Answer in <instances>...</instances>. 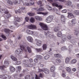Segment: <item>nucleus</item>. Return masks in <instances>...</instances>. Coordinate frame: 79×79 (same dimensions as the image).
Here are the masks:
<instances>
[{
  "instance_id": "17",
  "label": "nucleus",
  "mask_w": 79,
  "mask_h": 79,
  "mask_svg": "<svg viewBox=\"0 0 79 79\" xmlns=\"http://www.w3.org/2000/svg\"><path fill=\"white\" fill-rule=\"evenodd\" d=\"M48 14V12H38L37 13L38 15H43L45 16V15H47Z\"/></svg>"
},
{
  "instance_id": "26",
  "label": "nucleus",
  "mask_w": 79,
  "mask_h": 79,
  "mask_svg": "<svg viewBox=\"0 0 79 79\" xmlns=\"http://www.w3.org/2000/svg\"><path fill=\"white\" fill-rule=\"evenodd\" d=\"M70 60V59L69 58V57H67L65 59V63L66 64H68L69 62V61Z\"/></svg>"
},
{
  "instance_id": "41",
  "label": "nucleus",
  "mask_w": 79,
  "mask_h": 79,
  "mask_svg": "<svg viewBox=\"0 0 79 79\" xmlns=\"http://www.w3.org/2000/svg\"><path fill=\"white\" fill-rule=\"evenodd\" d=\"M6 68V66L5 65H2V66H0V69L1 70H3L4 69Z\"/></svg>"
},
{
  "instance_id": "22",
  "label": "nucleus",
  "mask_w": 79,
  "mask_h": 79,
  "mask_svg": "<svg viewBox=\"0 0 79 79\" xmlns=\"http://www.w3.org/2000/svg\"><path fill=\"white\" fill-rule=\"evenodd\" d=\"M68 18H74V15H73V14L70 13H68Z\"/></svg>"
},
{
  "instance_id": "38",
  "label": "nucleus",
  "mask_w": 79,
  "mask_h": 79,
  "mask_svg": "<svg viewBox=\"0 0 79 79\" xmlns=\"http://www.w3.org/2000/svg\"><path fill=\"white\" fill-rule=\"evenodd\" d=\"M49 58H50V56L47 54L46 55V56H45L44 57V58L45 60H48Z\"/></svg>"
},
{
  "instance_id": "8",
  "label": "nucleus",
  "mask_w": 79,
  "mask_h": 79,
  "mask_svg": "<svg viewBox=\"0 0 79 79\" xmlns=\"http://www.w3.org/2000/svg\"><path fill=\"white\" fill-rule=\"evenodd\" d=\"M48 34H49V35L48 36V37L50 38H53V37H54V35L52 34V33H51L50 31H48L47 32H45V35L46 36L48 35Z\"/></svg>"
},
{
  "instance_id": "23",
  "label": "nucleus",
  "mask_w": 79,
  "mask_h": 79,
  "mask_svg": "<svg viewBox=\"0 0 79 79\" xmlns=\"http://www.w3.org/2000/svg\"><path fill=\"white\" fill-rule=\"evenodd\" d=\"M15 19L16 20L15 21H17V22H18L19 23L21 21V20H22V19H19V18H18L16 17H15Z\"/></svg>"
},
{
  "instance_id": "28",
  "label": "nucleus",
  "mask_w": 79,
  "mask_h": 79,
  "mask_svg": "<svg viewBox=\"0 0 79 79\" xmlns=\"http://www.w3.org/2000/svg\"><path fill=\"white\" fill-rule=\"evenodd\" d=\"M54 56L56 58H60L61 56V55L60 54H55Z\"/></svg>"
},
{
  "instance_id": "11",
  "label": "nucleus",
  "mask_w": 79,
  "mask_h": 79,
  "mask_svg": "<svg viewBox=\"0 0 79 79\" xmlns=\"http://www.w3.org/2000/svg\"><path fill=\"white\" fill-rule=\"evenodd\" d=\"M61 18L62 23V24H65V23H66V19L64 16L63 15H61Z\"/></svg>"
},
{
  "instance_id": "59",
  "label": "nucleus",
  "mask_w": 79,
  "mask_h": 79,
  "mask_svg": "<svg viewBox=\"0 0 79 79\" xmlns=\"http://www.w3.org/2000/svg\"><path fill=\"white\" fill-rule=\"evenodd\" d=\"M10 29H15V26H10Z\"/></svg>"
},
{
  "instance_id": "25",
  "label": "nucleus",
  "mask_w": 79,
  "mask_h": 79,
  "mask_svg": "<svg viewBox=\"0 0 79 79\" xmlns=\"http://www.w3.org/2000/svg\"><path fill=\"white\" fill-rule=\"evenodd\" d=\"M35 19L37 21H42V18L39 16H36L35 17Z\"/></svg>"
},
{
  "instance_id": "61",
  "label": "nucleus",
  "mask_w": 79,
  "mask_h": 79,
  "mask_svg": "<svg viewBox=\"0 0 79 79\" xmlns=\"http://www.w3.org/2000/svg\"><path fill=\"white\" fill-rule=\"evenodd\" d=\"M53 10L54 11H58V9H56V7H54L53 8Z\"/></svg>"
},
{
  "instance_id": "20",
  "label": "nucleus",
  "mask_w": 79,
  "mask_h": 79,
  "mask_svg": "<svg viewBox=\"0 0 79 79\" xmlns=\"http://www.w3.org/2000/svg\"><path fill=\"white\" fill-rule=\"evenodd\" d=\"M56 69L55 67L54 66H52L50 68V71L51 72H54L55 70Z\"/></svg>"
},
{
  "instance_id": "12",
  "label": "nucleus",
  "mask_w": 79,
  "mask_h": 79,
  "mask_svg": "<svg viewBox=\"0 0 79 79\" xmlns=\"http://www.w3.org/2000/svg\"><path fill=\"white\" fill-rule=\"evenodd\" d=\"M67 40V36L65 35H63L61 40L62 43H63Z\"/></svg>"
},
{
  "instance_id": "18",
  "label": "nucleus",
  "mask_w": 79,
  "mask_h": 79,
  "mask_svg": "<svg viewBox=\"0 0 79 79\" xmlns=\"http://www.w3.org/2000/svg\"><path fill=\"white\" fill-rule=\"evenodd\" d=\"M27 40L30 42H33V39H32V38L30 36H29L27 37Z\"/></svg>"
},
{
  "instance_id": "30",
  "label": "nucleus",
  "mask_w": 79,
  "mask_h": 79,
  "mask_svg": "<svg viewBox=\"0 0 79 79\" xmlns=\"http://www.w3.org/2000/svg\"><path fill=\"white\" fill-rule=\"evenodd\" d=\"M35 50L37 52H42V48H35Z\"/></svg>"
},
{
  "instance_id": "42",
  "label": "nucleus",
  "mask_w": 79,
  "mask_h": 79,
  "mask_svg": "<svg viewBox=\"0 0 79 79\" xmlns=\"http://www.w3.org/2000/svg\"><path fill=\"white\" fill-rule=\"evenodd\" d=\"M30 21L31 23H34L35 21V19L33 18H31L30 19Z\"/></svg>"
},
{
  "instance_id": "3",
  "label": "nucleus",
  "mask_w": 79,
  "mask_h": 79,
  "mask_svg": "<svg viewBox=\"0 0 79 79\" xmlns=\"http://www.w3.org/2000/svg\"><path fill=\"white\" fill-rule=\"evenodd\" d=\"M39 25L41 26L42 29L43 30H45V31H47L48 28V26L44 24L43 23H39Z\"/></svg>"
},
{
  "instance_id": "13",
  "label": "nucleus",
  "mask_w": 79,
  "mask_h": 79,
  "mask_svg": "<svg viewBox=\"0 0 79 79\" xmlns=\"http://www.w3.org/2000/svg\"><path fill=\"white\" fill-rule=\"evenodd\" d=\"M60 27L59 26H57L55 27L54 28L53 30L55 32H57L58 31H59L60 29Z\"/></svg>"
},
{
  "instance_id": "4",
  "label": "nucleus",
  "mask_w": 79,
  "mask_h": 79,
  "mask_svg": "<svg viewBox=\"0 0 79 79\" xmlns=\"http://www.w3.org/2000/svg\"><path fill=\"white\" fill-rule=\"evenodd\" d=\"M53 19V15H50L46 18V21L47 23H50L52 21Z\"/></svg>"
},
{
  "instance_id": "16",
  "label": "nucleus",
  "mask_w": 79,
  "mask_h": 79,
  "mask_svg": "<svg viewBox=\"0 0 79 79\" xmlns=\"http://www.w3.org/2000/svg\"><path fill=\"white\" fill-rule=\"evenodd\" d=\"M28 28L30 29H36V27L33 25H31L28 26Z\"/></svg>"
},
{
  "instance_id": "56",
  "label": "nucleus",
  "mask_w": 79,
  "mask_h": 79,
  "mask_svg": "<svg viewBox=\"0 0 79 79\" xmlns=\"http://www.w3.org/2000/svg\"><path fill=\"white\" fill-rule=\"evenodd\" d=\"M25 19L27 22H28V21H29V19L28 17H26L25 18Z\"/></svg>"
},
{
  "instance_id": "14",
  "label": "nucleus",
  "mask_w": 79,
  "mask_h": 79,
  "mask_svg": "<svg viewBox=\"0 0 79 79\" xmlns=\"http://www.w3.org/2000/svg\"><path fill=\"white\" fill-rule=\"evenodd\" d=\"M35 40L36 42H37L36 44L37 46H41V45H42V41L40 40H38L37 39H36Z\"/></svg>"
},
{
  "instance_id": "51",
  "label": "nucleus",
  "mask_w": 79,
  "mask_h": 79,
  "mask_svg": "<svg viewBox=\"0 0 79 79\" xmlns=\"http://www.w3.org/2000/svg\"><path fill=\"white\" fill-rule=\"evenodd\" d=\"M73 46L72 45H69V51H71V50L72 48H73Z\"/></svg>"
},
{
  "instance_id": "43",
  "label": "nucleus",
  "mask_w": 79,
  "mask_h": 79,
  "mask_svg": "<svg viewBox=\"0 0 79 79\" xmlns=\"http://www.w3.org/2000/svg\"><path fill=\"white\" fill-rule=\"evenodd\" d=\"M4 31L6 33H8L10 32V30L9 29H5L4 30Z\"/></svg>"
},
{
  "instance_id": "50",
  "label": "nucleus",
  "mask_w": 79,
  "mask_h": 79,
  "mask_svg": "<svg viewBox=\"0 0 79 79\" xmlns=\"http://www.w3.org/2000/svg\"><path fill=\"white\" fill-rule=\"evenodd\" d=\"M28 15H29L30 16H34V14L32 13H28Z\"/></svg>"
},
{
  "instance_id": "60",
  "label": "nucleus",
  "mask_w": 79,
  "mask_h": 79,
  "mask_svg": "<svg viewBox=\"0 0 79 79\" xmlns=\"http://www.w3.org/2000/svg\"><path fill=\"white\" fill-rule=\"evenodd\" d=\"M19 76L17 74H15L14 75V78H17V77H18Z\"/></svg>"
},
{
  "instance_id": "46",
  "label": "nucleus",
  "mask_w": 79,
  "mask_h": 79,
  "mask_svg": "<svg viewBox=\"0 0 79 79\" xmlns=\"http://www.w3.org/2000/svg\"><path fill=\"white\" fill-rule=\"evenodd\" d=\"M3 11L5 13H6V14L7 13H8V10L6 9L5 8L3 9Z\"/></svg>"
},
{
  "instance_id": "7",
  "label": "nucleus",
  "mask_w": 79,
  "mask_h": 79,
  "mask_svg": "<svg viewBox=\"0 0 79 79\" xmlns=\"http://www.w3.org/2000/svg\"><path fill=\"white\" fill-rule=\"evenodd\" d=\"M25 10V7H22L20 9H19L18 10H15V11L16 14H17L18 13H21L23 12V10Z\"/></svg>"
},
{
  "instance_id": "32",
  "label": "nucleus",
  "mask_w": 79,
  "mask_h": 79,
  "mask_svg": "<svg viewBox=\"0 0 79 79\" xmlns=\"http://www.w3.org/2000/svg\"><path fill=\"white\" fill-rule=\"evenodd\" d=\"M7 3L10 5H13V2L10 0L7 1Z\"/></svg>"
},
{
  "instance_id": "36",
  "label": "nucleus",
  "mask_w": 79,
  "mask_h": 79,
  "mask_svg": "<svg viewBox=\"0 0 79 79\" xmlns=\"http://www.w3.org/2000/svg\"><path fill=\"white\" fill-rule=\"evenodd\" d=\"M20 3V0H15L14 2V3L15 5L16 3Z\"/></svg>"
},
{
  "instance_id": "35",
  "label": "nucleus",
  "mask_w": 79,
  "mask_h": 79,
  "mask_svg": "<svg viewBox=\"0 0 79 79\" xmlns=\"http://www.w3.org/2000/svg\"><path fill=\"white\" fill-rule=\"evenodd\" d=\"M72 5V3H71V1H68L67 2V6H70Z\"/></svg>"
},
{
  "instance_id": "1",
  "label": "nucleus",
  "mask_w": 79,
  "mask_h": 79,
  "mask_svg": "<svg viewBox=\"0 0 79 79\" xmlns=\"http://www.w3.org/2000/svg\"><path fill=\"white\" fill-rule=\"evenodd\" d=\"M20 47L21 49H18L15 52V53L18 54H22L23 53V50L25 52H27V50L24 47V45L22 44L20 45ZM23 49V50H22Z\"/></svg>"
},
{
  "instance_id": "48",
  "label": "nucleus",
  "mask_w": 79,
  "mask_h": 79,
  "mask_svg": "<svg viewBox=\"0 0 79 79\" xmlns=\"http://www.w3.org/2000/svg\"><path fill=\"white\" fill-rule=\"evenodd\" d=\"M44 8L41 7L38 9L37 11H44Z\"/></svg>"
},
{
  "instance_id": "49",
  "label": "nucleus",
  "mask_w": 79,
  "mask_h": 79,
  "mask_svg": "<svg viewBox=\"0 0 79 79\" xmlns=\"http://www.w3.org/2000/svg\"><path fill=\"white\" fill-rule=\"evenodd\" d=\"M47 8L48 10H52V8L49 6H47Z\"/></svg>"
},
{
  "instance_id": "31",
  "label": "nucleus",
  "mask_w": 79,
  "mask_h": 79,
  "mask_svg": "<svg viewBox=\"0 0 79 79\" xmlns=\"http://www.w3.org/2000/svg\"><path fill=\"white\" fill-rule=\"evenodd\" d=\"M56 61L57 64H60L61 63V60L59 59H57L56 60Z\"/></svg>"
},
{
  "instance_id": "47",
  "label": "nucleus",
  "mask_w": 79,
  "mask_h": 79,
  "mask_svg": "<svg viewBox=\"0 0 79 79\" xmlns=\"http://www.w3.org/2000/svg\"><path fill=\"white\" fill-rule=\"evenodd\" d=\"M4 64L5 66H8V62H7V60H6L4 61Z\"/></svg>"
},
{
  "instance_id": "45",
  "label": "nucleus",
  "mask_w": 79,
  "mask_h": 79,
  "mask_svg": "<svg viewBox=\"0 0 79 79\" xmlns=\"http://www.w3.org/2000/svg\"><path fill=\"white\" fill-rule=\"evenodd\" d=\"M73 13L75 14L76 15H79V10H75L73 12Z\"/></svg>"
},
{
  "instance_id": "64",
  "label": "nucleus",
  "mask_w": 79,
  "mask_h": 79,
  "mask_svg": "<svg viewBox=\"0 0 79 79\" xmlns=\"http://www.w3.org/2000/svg\"><path fill=\"white\" fill-rule=\"evenodd\" d=\"M63 69V66H60L59 68V70H61V69Z\"/></svg>"
},
{
  "instance_id": "52",
  "label": "nucleus",
  "mask_w": 79,
  "mask_h": 79,
  "mask_svg": "<svg viewBox=\"0 0 79 79\" xmlns=\"http://www.w3.org/2000/svg\"><path fill=\"white\" fill-rule=\"evenodd\" d=\"M36 57L38 58H39V59H41L42 58L41 56L39 55H37Z\"/></svg>"
},
{
  "instance_id": "54",
  "label": "nucleus",
  "mask_w": 79,
  "mask_h": 79,
  "mask_svg": "<svg viewBox=\"0 0 79 79\" xmlns=\"http://www.w3.org/2000/svg\"><path fill=\"white\" fill-rule=\"evenodd\" d=\"M62 12L64 13H66L67 12V10L66 9H64L62 11Z\"/></svg>"
},
{
  "instance_id": "33",
  "label": "nucleus",
  "mask_w": 79,
  "mask_h": 79,
  "mask_svg": "<svg viewBox=\"0 0 79 79\" xmlns=\"http://www.w3.org/2000/svg\"><path fill=\"white\" fill-rule=\"evenodd\" d=\"M47 44H44L43 46V49L44 50H45L47 49Z\"/></svg>"
},
{
  "instance_id": "63",
  "label": "nucleus",
  "mask_w": 79,
  "mask_h": 79,
  "mask_svg": "<svg viewBox=\"0 0 79 79\" xmlns=\"http://www.w3.org/2000/svg\"><path fill=\"white\" fill-rule=\"evenodd\" d=\"M68 38V39H71V35H69Z\"/></svg>"
},
{
  "instance_id": "24",
  "label": "nucleus",
  "mask_w": 79,
  "mask_h": 79,
  "mask_svg": "<svg viewBox=\"0 0 79 79\" xmlns=\"http://www.w3.org/2000/svg\"><path fill=\"white\" fill-rule=\"evenodd\" d=\"M10 58L12 60L15 61H16L17 60V58H16V57L13 56V55H11L10 56Z\"/></svg>"
},
{
  "instance_id": "58",
  "label": "nucleus",
  "mask_w": 79,
  "mask_h": 79,
  "mask_svg": "<svg viewBox=\"0 0 79 79\" xmlns=\"http://www.w3.org/2000/svg\"><path fill=\"white\" fill-rule=\"evenodd\" d=\"M34 61L35 63H37V62H38V60H37V58L35 59L34 60Z\"/></svg>"
},
{
  "instance_id": "9",
  "label": "nucleus",
  "mask_w": 79,
  "mask_h": 79,
  "mask_svg": "<svg viewBox=\"0 0 79 79\" xmlns=\"http://www.w3.org/2000/svg\"><path fill=\"white\" fill-rule=\"evenodd\" d=\"M23 63H24V64L27 65L28 67H32V64H30L31 63H30V62H29L27 60L24 61L23 62Z\"/></svg>"
},
{
  "instance_id": "37",
  "label": "nucleus",
  "mask_w": 79,
  "mask_h": 79,
  "mask_svg": "<svg viewBox=\"0 0 79 79\" xmlns=\"http://www.w3.org/2000/svg\"><path fill=\"white\" fill-rule=\"evenodd\" d=\"M76 20L75 19H73L71 21L72 23L73 24H76Z\"/></svg>"
},
{
  "instance_id": "6",
  "label": "nucleus",
  "mask_w": 79,
  "mask_h": 79,
  "mask_svg": "<svg viewBox=\"0 0 79 79\" xmlns=\"http://www.w3.org/2000/svg\"><path fill=\"white\" fill-rule=\"evenodd\" d=\"M11 76L7 75H3L0 76V78L3 79H11Z\"/></svg>"
},
{
  "instance_id": "10",
  "label": "nucleus",
  "mask_w": 79,
  "mask_h": 79,
  "mask_svg": "<svg viewBox=\"0 0 79 79\" xmlns=\"http://www.w3.org/2000/svg\"><path fill=\"white\" fill-rule=\"evenodd\" d=\"M40 71L44 72L45 74H48L49 73V70L45 68H43L42 69H40Z\"/></svg>"
},
{
  "instance_id": "39",
  "label": "nucleus",
  "mask_w": 79,
  "mask_h": 79,
  "mask_svg": "<svg viewBox=\"0 0 79 79\" xmlns=\"http://www.w3.org/2000/svg\"><path fill=\"white\" fill-rule=\"evenodd\" d=\"M61 50L62 51H64V50H68V49H67V48L65 47V46H63L61 48Z\"/></svg>"
},
{
  "instance_id": "40",
  "label": "nucleus",
  "mask_w": 79,
  "mask_h": 79,
  "mask_svg": "<svg viewBox=\"0 0 79 79\" xmlns=\"http://www.w3.org/2000/svg\"><path fill=\"white\" fill-rule=\"evenodd\" d=\"M1 37H2V39H3L4 40H6V36H5V35L2 34L1 36Z\"/></svg>"
},
{
  "instance_id": "5",
  "label": "nucleus",
  "mask_w": 79,
  "mask_h": 79,
  "mask_svg": "<svg viewBox=\"0 0 79 79\" xmlns=\"http://www.w3.org/2000/svg\"><path fill=\"white\" fill-rule=\"evenodd\" d=\"M27 33L28 34H31L32 35H35L37 36V33L35 31H32L29 30H27Z\"/></svg>"
},
{
  "instance_id": "57",
  "label": "nucleus",
  "mask_w": 79,
  "mask_h": 79,
  "mask_svg": "<svg viewBox=\"0 0 79 79\" xmlns=\"http://www.w3.org/2000/svg\"><path fill=\"white\" fill-rule=\"evenodd\" d=\"M16 64H21V62L20 61H17L16 62Z\"/></svg>"
},
{
  "instance_id": "55",
  "label": "nucleus",
  "mask_w": 79,
  "mask_h": 79,
  "mask_svg": "<svg viewBox=\"0 0 79 79\" xmlns=\"http://www.w3.org/2000/svg\"><path fill=\"white\" fill-rule=\"evenodd\" d=\"M17 69L18 70H19H19H21V66H19L17 67Z\"/></svg>"
},
{
  "instance_id": "44",
  "label": "nucleus",
  "mask_w": 79,
  "mask_h": 79,
  "mask_svg": "<svg viewBox=\"0 0 79 79\" xmlns=\"http://www.w3.org/2000/svg\"><path fill=\"white\" fill-rule=\"evenodd\" d=\"M27 49L29 53H31V48L29 47H27Z\"/></svg>"
},
{
  "instance_id": "53",
  "label": "nucleus",
  "mask_w": 79,
  "mask_h": 79,
  "mask_svg": "<svg viewBox=\"0 0 79 79\" xmlns=\"http://www.w3.org/2000/svg\"><path fill=\"white\" fill-rule=\"evenodd\" d=\"M54 1H59V2H66V0H54Z\"/></svg>"
},
{
  "instance_id": "21",
  "label": "nucleus",
  "mask_w": 79,
  "mask_h": 79,
  "mask_svg": "<svg viewBox=\"0 0 79 79\" xmlns=\"http://www.w3.org/2000/svg\"><path fill=\"white\" fill-rule=\"evenodd\" d=\"M65 69L67 72L68 73H70L71 72V68H70V67H67L65 68Z\"/></svg>"
},
{
  "instance_id": "34",
  "label": "nucleus",
  "mask_w": 79,
  "mask_h": 79,
  "mask_svg": "<svg viewBox=\"0 0 79 79\" xmlns=\"http://www.w3.org/2000/svg\"><path fill=\"white\" fill-rule=\"evenodd\" d=\"M62 35V33L61 32L59 31L57 33V36L58 37H61Z\"/></svg>"
},
{
  "instance_id": "27",
  "label": "nucleus",
  "mask_w": 79,
  "mask_h": 79,
  "mask_svg": "<svg viewBox=\"0 0 79 79\" xmlns=\"http://www.w3.org/2000/svg\"><path fill=\"white\" fill-rule=\"evenodd\" d=\"M10 69L11 72H14V71H15V68L12 66L10 67Z\"/></svg>"
},
{
  "instance_id": "62",
  "label": "nucleus",
  "mask_w": 79,
  "mask_h": 79,
  "mask_svg": "<svg viewBox=\"0 0 79 79\" xmlns=\"http://www.w3.org/2000/svg\"><path fill=\"white\" fill-rule=\"evenodd\" d=\"M30 78V77L29 76H27L25 77V79H29Z\"/></svg>"
},
{
  "instance_id": "15",
  "label": "nucleus",
  "mask_w": 79,
  "mask_h": 79,
  "mask_svg": "<svg viewBox=\"0 0 79 79\" xmlns=\"http://www.w3.org/2000/svg\"><path fill=\"white\" fill-rule=\"evenodd\" d=\"M52 5L53 6H56V7H58L59 8V9L60 10H61V8H62L63 6H58V4L56 3H53L52 4Z\"/></svg>"
},
{
  "instance_id": "29",
  "label": "nucleus",
  "mask_w": 79,
  "mask_h": 79,
  "mask_svg": "<svg viewBox=\"0 0 79 79\" xmlns=\"http://www.w3.org/2000/svg\"><path fill=\"white\" fill-rule=\"evenodd\" d=\"M61 76L65 78L66 77V72L64 70H62V73Z\"/></svg>"
},
{
  "instance_id": "2",
  "label": "nucleus",
  "mask_w": 79,
  "mask_h": 79,
  "mask_svg": "<svg viewBox=\"0 0 79 79\" xmlns=\"http://www.w3.org/2000/svg\"><path fill=\"white\" fill-rule=\"evenodd\" d=\"M31 1H32V2L28 3L27 2V0H20L22 1L23 3V5H26V6H29L30 5H33L34 4V1L33 0H30Z\"/></svg>"
},
{
  "instance_id": "19",
  "label": "nucleus",
  "mask_w": 79,
  "mask_h": 79,
  "mask_svg": "<svg viewBox=\"0 0 79 79\" xmlns=\"http://www.w3.org/2000/svg\"><path fill=\"white\" fill-rule=\"evenodd\" d=\"M76 62H77V60L76 59H73L71 61V64H74L76 63Z\"/></svg>"
}]
</instances>
